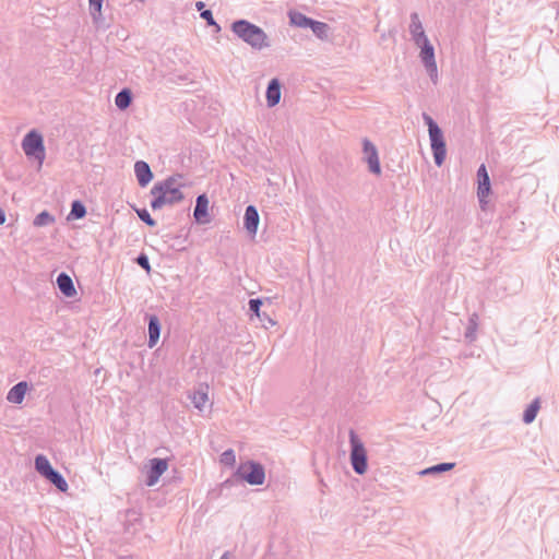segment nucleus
Returning <instances> with one entry per match:
<instances>
[{"instance_id":"4468645a","label":"nucleus","mask_w":559,"mask_h":559,"mask_svg":"<svg viewBox=\"0 0 559 559\" xmlns=\"http://www.w3.org/2000/svg\"><path fill=\"white\" fill-rule=\"evenodd\" d=\"M134 173L139 186L144 188L146 187L153 179V173L151 170L150 165L144 160H138L134 164Z\"/></svg>"},{"instance_id":"f704fd0d","label":"nucleus","mask_w":559,"mask_h":559,"mask_svg":"<svg viewBox=\"0 0 559 559\" xmlns=\"http://www.w3.org/2000/svg\"><path fill=\"white\" fill-rule=\"evenodd\" d=\"M135 262L138 265H140L146 272L151 271V264H150L148 257L144 252L140 253L136 257Z\"/></svg>"},{"instance_id":"4c0bfd02","label":"nucleus","mask_w":559,"mask_h":559,"mask_svg":"<svg viewBox=\"0 0 559 559\" xmlns=\"http://www.w3.org/2000/svg\"><path fill=\"white\" fill-rule=\"evenodd\" d=\"M104 0H88V3L97 8L99 4H103Z\"/></svg>"},{"instance_id":"6e6552de","label":"nucleus","mask_w":559,"mask_h":559,"mask_svg":"<svg viewBox=\"0 0 559 559\" xmlns=\"http://www.w3.org/2000/svg\"><path fill=\"white\" fill-rule=\"evenodd\" d=\"M364 159L368 164L369 171L376 175L381 174V166L376 145L368 139L362 140Z\"/></svg>"},{"instance_id":"39448f33","label":"nucleus","mask_w":559,"mask_h":559,"mask_svg":"<svg viewBox=\"0 0 559 559\" xmlns=\"http://www.w3.org/2000/svg\"><path fill=\"white\" fill-rule=\"evenodd\" d=\"M234 476L247 481L249 485L260 486L265 480V471L261 463L248 461L237 468Z\"/></svg>"},{"instance_id":"5701e85b","label":"nucleus","mask_w":559,"mask_h":559,"mask_svg":"<svg viewBox=\"0 0 559 559\" xmlns=\"http://www.w3.org/2000/svg\"><path fill=\"white\" fill-rule=\"evenodd\" d=\"M102 8H103V4H99L97 8L90 4V14H91L93 24L97 29H99V28L105 29L108 27V25L105 22V17L103 16Z\"/></svg>"},{"instance_id":"ea45409f","label":"nucleus","mask_w":559,"mask_h":559,"mask_svg":"<svg viewBox=\"0 0 559 559\" xmlns=\"http://www.w3.org/2000/svg\"><path fill=\"white\" fill-rule=\"evenodd\" d=\"M219 559H229L228 558V552L223 554Z\"/></svg>"},{"instance_id":"473e14b6","label":"nucleus","mask_w":559,"mask_h":559,"mask_svg":"<svg viewBox=\"0 0 559 559\" xmlns=\"http://www.w3.org/2000/svg\"><path fill=\"white\" fill-rule=\"evenodd\" d=\"M136 214H138L139 218L146 225H148L151 227L156 226V221L151 217V215L146 209L136 210Z\"/></svg>"},{"instance_id":"72a5a7b5","label":"nucleus","mask_w":559,"mask_h":559,"mask_svg":"<svg viewBox=\"0 0 559 559\" xmlns=\"http://www.w3.org/2000/svg\"><path fill=\"white\" fill-rule=\"evenodd\" d=\"M248 306H249V311L250 312L255 314L258 318H261V314L263 312H261L262 300L260 298H252V299H250L249 302H248Z\"/></svg>"},{"instance_id":"ddd939ff","label":"nucleus","mask_w":559,"mask_h":559,"mask_svg":"<svg viewBox=\"0 0 559 559\" xmlns=\"http://www.w3.org/2000/svg\"><path fill=\"white\" fill-rule=\"evenodd\" d=\"M409 33L412 35V39L414 40V43L416 45L428 40V37L424 31L419 15L416 12H413L411 14Z\"/></svg>"},{"instance_id":"9d476101","label":"nucleus","mask_w":559,"mask_h":559,"mask_svg":"<svg viewBox=\"0 0 559 559\" xmlns=\"http://www.w3.org/2000/svg\"><path fill=\"white\" fill-rule=\"evenodd\" d=\"M477 197L480 203H485V199L489 195L491 191L490 178L485 164H481L477 169Z\"/></svg>"},{"instance_id":"20e7f679","label":"nucleus","mask_w":559,"mask_h":559,"mask_svg":"<svg viewBox=\"0 0 559 559\" xmlns=\"http://www.w3.org/2000/svg\"><path fill=\"white\" fill-rule=\"evenodd\" d=\"M349 443H350V464L354 472L358 475H364L368 468V457L367 451L365 449L364 443L358 438V436L350 430L349 433Z\"/></svg>"},{"instance_id":"1a4fd4ad","label":"nucleus","mask_w":559,"mask_h":559,"mask_svg":"<svg viewBox=\"0 0 559 559\" xmlns=\"http://www.w3.org/2000/svg\"><path fill=\"white\" fill-rule=\"evenodd\" d=\"M167 468L168 462L166 459L154 457L150 460V467L146 473V485H155Z\"/></svg>"},{"instance_id":"aec40b11","label":"nucleus","mask_w":559,"mask_h":559,"mask_svg":"<svg viewBox=\"0 0 559 559\" xmlns=\"http://www.w3.org/2000/svg\"><path fill=\"white\" fill-rule=\"evenodd\" d=\"M289 23L294 26L300 27V28H310V25L313 21V19L308 17L304 13L299 11H289L288 12Z\"/></svg>"},{"instance_id":"58836bf2","label":"nucleus","mask_w":559,"mask_h":559,"mask_svg":"<svg viewBox=\"0 0 559 559\" xmlns=\"http://www.w3.org/2000/svg\"><path fill=\"white\" fill-rule=\"evenodd\" d=\"M5 222V213L2 209H0V225Z\"/></svg>"},{"instance_id":"a878e982","label":"nucleus","mask_w":559,"mask_h":559,"mask_svg":"<svg viewBox=\"0 0 559 559\" xmlns=\"http://www.w3.org/2000/svg\"><path fill=\"white\" fill-rule=\"evenodd\" d=\"M478 329V314L476 312L472 313L468 318V323L465 331V338L468 342H473L476 340V332Z\"/></svg>"},{"instance_id":"a211bd4d","label":"nucleus","mask_w":559,"mask_h":559,"mask_svg":"<svg viewBox=\"0 0 559 559\" xmlns=\"http://www.w3.org/2000/svg\"><path fill=\"white\" fill-rule=\"evenodd\" d=\"M57 286L66 297L71 298L76 295L72 278L64 272H61L57 276Z\"/></svg>"},{"instance_id":"7c9ffc66","label":"nucleus","mask_w":559,"mask_h":559,"mask_svg":"<svg viewBox=\"0 0 559 559\" xmlns=\"http://www.w3.org/2000/svg\"><path fill=\"white\" fill-rule=\"evenodd\" d=\"M200 16L206 22L209 26H213L215 28L216 33L221 32V26L216 23V21L213 17V13L211 10H203L200 13Z\"/></svg>"},{"instance_id":"c756f323","label":"nucleus","mask_w":559,"mask_h":559,"mask_svg":"<svg viewBox=\"0 0 559 559\" xmlns=\"http://www.w3.org/2000/svg\"><path fill=\"white\" fill-rule=\"evenodd\" d=\"M55 222V217L47 211H43L37 214L33 221V225L36 227H43L50 225Z\"/></svg>"},{"instance_id":"4be33fe9","label":"nucleus","mask_w":559,"mask_h":559,"mask_svg":"<svg viewBox=\"0 0 559 559\" xmlns=\"http://www.w3.org/2000/svg\"><path fill=\"white\" fill-rule=\"evenodd\" d=\"M45 478L61 492H66L69 488L64 477L55 468Z\"/></svg>"},{"instance_id":"dca6fc26","label":"nucleus","mask_w":559,"mask_h":559,"mask_svg":"<svg viewBox=\"0 0 559 559\" xmlns=\"http://www.w3.org/2000/svg\"><path fill=\"white\" fill-rule=\"evenodd\" d=\"M266 104L267 107L272 108L276 106L281 100V82L278 79H272L266 87Z\"/></svg>"},{"instance_id":"c9c22d12","label":"nucleus","mask_w":559,"mask_h":559,"mask_svg":"<svg viewBox=\"0 0 559 559\" xmlns=\"http://www.w3.org/2000/svg\"><path fill=\"white\" fill-rule=\"evenodd\" d=\"M261 321H266L270 325H275V321L271 319L265 312L261 314V318H259Z\"/></svg>"},{"instance_id":"b1692460","label":"nucleus","mask_w":559,"mask_h":559,"mask_svg":"<svg viewBox=\"0 0 559 559\" xmlns=\"http://www.w3.org/2000/svg\"><path fill=\"white\" fill-rule=\"evenodd\" d=\"M540 408V401L538 397L532 401V403L525 408L523 413V421L531 424L535 420L537 413Z\"/></svg>"},{"instance_id":"393cba45","label":"nucleus","mask_w":559,"mask_h":559,"mask_svg":"<svg viewBox=\"0 0 559 559\" xmlns=\"http://www.w3.org/2000/svg\"><path fill=\"white\" fill-rule=\"evenodd\" d=\"M34 463H35V469L43 477H46L53 469L49 460L44 454L36 455Z\"/></svg>"},{"instance_id":"f3484780","label":"nucleus","mask_w":559,"mask_h":559,"mask_svg":"<svg viewBox=\"0 0 559 559\" xmlns=\"http://www.w3.org/2000/svg\"><path fill=\"white\" fill-rule=\"evenodd\" d=\"M28 384L26 381H20L14 384L7 394V400L13 404H21L24 401Z\"/></svg>"},{"instance_id":"f8f14e48","label":"nucleus","mask_w":559,"mask_h":559,"mask_svg":"<svg viewBox=\"0 0 559 559\" xmlns=\"http://www.w3.org/2000/svg\"><path fill=\"white\" fill-rule=\"evenodd\" d=\"M260 216L254 205H248L245 210L243 226L247 233L254 237L258 231Z\"/></svg>"},{"instance_id":"2f4dec72","label":"nucleus","mask_w":559,"mask_h":559,"mask_svg":"<svg viewBox=\"0 0 559 559\" xmlns=\"http://www.w3.org/2000/svg\"><path fill=\"white\" fill-rule=\"evenodd\" d=\"M221 463L227 466H234L236 463V455L233 449H228L221 454Z\"/></svg>"},{"instance_id":"bb28decb","label":"nucleus","mask_w":559,"mask_h":559,"mask_svg":"<svg viewBox=\"0 0 559 559\" xmlns=\"http://www.w3.org/2000/svg\"><path fill=\"white\" fill-rule=\"evenodd\" d=\"M86 215V207L80 200H74L71 203V211L68 219H80Z\"/></svg>"},{"instance_id":"2eb2a0df","label":"nucleus","mask_w":559,"mask_h":559,"mask_svg":"<svg viewBox=\"0 0 559 559\" xmlns=\"http://www.w3.org/2000/svg\"><path fill=\"white\" fill-rule=\"evenodd\" d=\"M148 342L147 346L153 348L160 336V321L156 314H148L147 317Z\"/></svg>"},{"instance_id":"423d86ee","label":"nucleus","mask_w":559,"mask_h":559,"mask_svg":"<svg viewBox=\"0 0 559 559\" xmlns=\"http://www.w3.org/2000/svg\"><path fill=\"white\" fill-rule=\"evenodd\" d=\"M22 147L26 156L34 157L43 164L45 159L44 140L39 132L36 130L29 131L22 141Z\"/></svg>"},{"instance_id":"412c9836","label":"nucleus","mask_w":559,"mask_h":559,"mask_svg":"<svg viewBox=\"0 0 559 559\" xmlns=\"http://www.w3.org/2000/svg\"><path fill=\"white\" fill-rule=\"evenodd\" d=\"M132 103V92L129 88H122L115 97V105L120 110H126Z\"/></svg>"},{"instance_id":"f257e3e1","label":"nucleus","mask_w":559,"mask_h":559,"mask_svg":"<svg viewBox=\"0 0 559 559\" xmlns=\"http://www.w3.org/2000/svg\"><path fill=\"white\" fill-rule=\"evenodd\" d=\"M187 187L185 177L181 174H175L164 180L157 181L151 189L152 200L150 205L153 211L160 210L164 206H171L185 199L182 188Z\"/></svg>"},{"instance_id":"e433bc0d","label":"nucleus","mask_w":559,"mask_h":559,"mask_svg":"<svg viewBox=\"0 0 559 559\" xmlns=\"http://www.w3.org/2000/svg\"><path fill=\"white\" fill-rule=\"evenodd\" d=\"M204 7H205L204 2H202V1L195 2V8L198 11L201 12V11L205 10Z\"/></svg>"},{"instance_id":"cd10ccee","label":"nucleus","mask_w":559,"mask_h":559,"mask_svg":"<svg viewBox=\"0 0 559 559\" xmlns=\"http://www.w3.org/2000/svg\"><path fill=\"white\" fill-rule=\"evenodd\" d=\"M454 466H455V463H448V462L439 463V464H436L433 466L423 469L419 474L420 475L439 474V473L448 472V471L452 469Z\"/></svg>"},{"instance_id":"f03ea898","label":"nucleus","mask_w":559,"mask_h":559,"mask_svg":"<svg viewBox=\"0 0 559 559\" xmlns=\"http://www.w3.org/2000/svg\"><path fill=\"white\" fill-rule=\"evenodd\" d=\"M231 32L252 49L262 50L270 47L266 33L258 25L240 19L231 23Z\"/></svg>"},{"instance_id":"0eeeda50","label":"nucleus","mask_w":559,"mask_h":559,"mask_svg":"<svg viewBox=\"0 0 559 559\" xmlns=\"http://www.w3.org/2000/svg\"><path fill=\"white\" fill-rule=\"evenodd\" d=\"M420 47V60L428 72L430 80L436 84L438 82V67L435 59V48L429 39L417 45Z\"/></svg>"},{"instance_id":"7ed1b4c3","label":"nucleus","mask_w":559,"mask_h":559,"mask_svg":"<svg viewBox=\"0 0 559 559\" xmlns=\"http://www.w3.org/2000/svg\"><path fill=\"white\" fill-rule=\"evenodd\" d=\"M423 119L428 127L435 164L440 167L444 163L447 156V144L442 130L428 114L424 112Z\"/></svg>"},{"instance_id":"c85d7f7f","label":"nucleus","mask_w":559,"mask_h":559,"mask_svg":"<svg viewBox=\"0 0 559 559\" xmlns=\"http://www.w3.org/2000/svg\"><path fill=\"white\" fill-rule=\"evenodd\" d=\"M329 25L324 22L313 20L310 29L319 39L328 38Z\"/></svg>"},{"instance_id":"6ab92c4d","label":"nucleus","mask_w":559,"mask_h":559,"mask_svg":"<svg viewBox=\"0 0 559 559\" xmlns=\"http://www.w3.org/2000/svg\"><path fill=\"white\" fill-rule=\"evenodd\" d=\"M207 391L209 386L201 384L191 395H189L191 403L200 412L203 409L209 400Z\"/></svg>"},{"instance_id":"9b49d317","label":"nucleus","mask_w":559,"mask_h":559,"mask_svg":"<svg viewBox=\"0 0 559 559\" xmlns=\"http://www.w3.org/2000/svg\"><path fill=\"white\" fill-rule=\"evenodd\" d=\"M193 217L198 224L210 223L209 216V199L205 193L197 197Z\"/></svg>"}]
</instances>
